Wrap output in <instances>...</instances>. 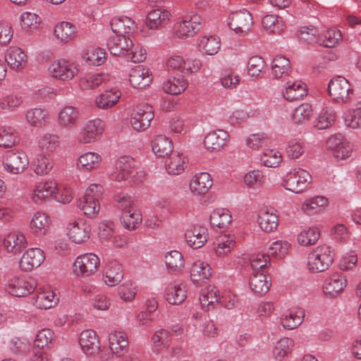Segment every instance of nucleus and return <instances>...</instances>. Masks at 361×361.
Returning <instances> with one entry per match:
<instances>
[{
    "label": "nucleus",
    "mask_w": 361,
    "mask_h": 361,
    "mask_svg": "<svg viewBox=\"0 0 361 361\" xmlns=\"http://www.w3.org/2000/svg\"><path fill=\"white\" fill-rule=\"evenodd\" d=\"M145 176L142 171H137L136 161L133 157L123 155L116 160L110 180L115 187L123 188L140 183L145 178Z\"/></svg>",
    "instance_id": "nucleus-1"
},
{
    "label": "nucleus",
    "mask_w": 361,
    "mask_h": 361,
    "mask_svg": "<svg viewBox=\"0 0 361 361\" xmlns=\"http://www.w3.org/2000/svg\"><path fill=\"white\" fill-rule=\"evenodd\" d=\"M80 69V65L75 61L66 58H58L49 63L47 73L53 80L68 82L78 75Z\"/></svg>",
    "instance_id": "nucleus-2"
},
{
    "label": "nucleus",
    "mask_w": 361,
    "mask_h": 361,
    "mask_svg": "<svg viewBox=\"0 0 361 361\" xmlns=\"http://www.w3.org/2000/svg\"><path fill=\"white\" fill-rule=\"evenodd\" d=\"M334 252L331 247L320 245L314 247L307 255V268L312 273H321L327 270L333 264Z\"/></svg>",
    "instance_id": "nucleus-3"
},
{
    "label": "nucleus",
    "mask_w": 361,
    "mask_h": 361,
    "mask_svg": "<svg viewBox=\"0 0 361 361\" xmlns=\"http://www.w3.org/2000/svg\"><path fill=\"white\" fill-rule=\"evenodd\" d=\"M105 126V122L99 118L87 121L76 133L75 142L78 145H90L97 142L102 137Z\"/></svg>",
    "instance_id": "nucleus-4"
},
{
    "label": "nucleus",
    "mask_w": 361,
    "mask_h": 361,
    "mask_svg": "<svg viewBox=\"0 0 361 361\" xmlns=\"http://www.w3.org/2000/svg\"><path fill=\"white\" fill-rule=\"evenodd\" d=\"M102 194L103 187L101 185L92 183L88 186L78 204L85 216L94 218L98 214L100 210L99 199Z\"/></svg>",
    "instance_id": "nucleus-5"
},
{
    "label": "nucleus",
    "mask_w": 361,
    "mask_h": 361,
    "mask_svg": "<svg viewBox=\"0 0 361 361\" xmlns=\"http://www.w3.org/2000/svg\"><path fill=\"white\" fill-rule=\"evenodd\" d=\"M312 182L310 173L300 167L292 169L282 179V185L287 190L300 193L306 190Z\"/></svg>",
    "instance_id": "nucleus-6"
},
{
    "label": "nucleus",
    "mask_w": 361,
    "mask_h": 361,
    "mask_svg": "<svg viewBox=\"0 0 361 361\" xmlns=\"http://www.w3.org/2000/svg\"><path fill=\"white\" fill-rule=\"evenodd\" d=\"M100 266L99 257L92 252L78 256L73 264V272L78 277L88 278L93 276Z\"/></svg>",
    "instance_id": "nucleus-7"
},
{
    "label": "nucleus",
    "mask_w": 361,
    "mask_h": 361,
    "mask_svg": "<svg viewBox=\"0 0 361 361\" xmlns=\"http://www.w3.org/2000/svg\"><path fill=\"white\" fill-rule=\"evenodd\" d=\"M201 24L202 17L197 13H191L173 25V35L179 39L192 37L200 29Z\"/></svg>",
    "instance_id": "nucleus-8"
},
{
    "label": "nucleus",
    "mask_w": 361,
    "mask_h": 361,
    "mask_svg": "<svg viewBox=\"0 0 361 361\" xmlns=\"http://www.w3.org/2000/svg\"><path fill=\"white\" fill-rule=\"evenodd\" d=\"M66 235L69 240L77 245L87 243L92 234V226L83 219H72L66 226Z\"/></svg>",
    "instance_id": "nucleus-9"
},
{
    "label": "nucleus",
    "mask_w": 361,
    "mask_h": 361,
    "mask_svg": "<svg viewBox=\"0 0 361 361\" xmlns=\"http://www.w3.org/2000/svg\"><path fill=\"white\" fill-rule=\"evenodd\" d=\"M29 163L27 154L22 149H12L6 152L2 159L4 170L14 175L23 173L27 169Z\"/></svg>",
    "instance_id": "nucleus-10"
},
{
    "label": "nucleus",
    "mask_w": 361,
    "mask_h": 361,
    "mask_svg": "<svg viewBox=\"0 0 361 361\" xmlns=\"http://www.w3.org/2000/svg\"><path fill=\"white\" fill-rule=\"evenodd\" d=\"M57 192L56 181L48 178L36 182L29 193V197L32 203L40 205L56 196Z\"/></svg>",
    "instance_id": "nucleus-11"
},
{
    "label": "nucleus",
    "mask_w": 361,
    "mask_h": 361,
    "mask_svg": "<svg viewBox=\"0 0 361 361\" xmlns=\"http://www.w3.org/2000/svg\"><path fill=\"white\" fill-rule=\"evenodd\" d=\"M328 92L334 102L346 104L350 100L351 96L353 94V89L346 78L338 75L329 81Z\"/></svg>",
    "instance_id": "nucleus-12"
},
{
    "label": "nucleus",
    "mask_w": 361,
    "mask_h": 361,
    "mask_svg": "<svg viewBox=\"0 0 361 361\" xmlns=\"http://www.w3.org/2000/svg\"><path fill=\"white\" fill-rule=\"evenodd\" d=\"M228 27L240 37L247 36L252 30L253 18L246 9L231 12L228 18Z\"/></svg>",
    "instance_id": "nucleus-13"
},
{
    "label": "nucleus",
    "mask_w": 361,
    "mask_h": 361,
    "mask_svg": "<svg viewBox=\"0 0 361 361\" xmlns=\"http://www.w3.org/2000/svg\"><path fill=\"white\" fill-rule=\"evenodd\" d=\"M154 109L147 104H140L136 106L131 111L130 123L132 128L136 132H143L150 126L154 118Z\"/></svg>",
    "instance_id": "nucleus-14"
},
{
    "label": "nucleus",
    "mask_w": 361,
    "mask_h": 361,
    "mask_svg": "<svg viewBox=\"0 0 361 361\" xmlns=\"http://www.w3.org/2000/svg\"><path fill=\"white\" fill-rule=\"evenodd\" d=\"M347 285L345 275L334 271L326 276L322 284V292L329 298H336L344 292Z\"/></svg>",
    "instance_id": "nucleus-15"
},
{
    "label": "nucleus",
    "mask_w": 361,
    "mask_h": 361,
    "mask_svg": "<svg viewBox=\"0 0 361 361\" xmlns=\"http://www.w3.org/2000/svg\"><path fill=\"white\" fill-rule=\"evenodd\" d=\"M37 287L34 279L24 276H14L5 285V290L15 297H25L32 293Z\"/></svg>",
    "instance_id": "nucleus-16"
},
{
    "label": "nucleus",
    "mask_w": 361,
    "mask_h": 361,
    "mask_svg": "<svg viewBox=\"0 0 361 361\" xmlns=\"http://www.w3.org/2000/svg\"><path fill=\"white\" fill-rule=\"evenodd\" d=\"M326 145L327 149L337 161L348 159L353 152L352 144L341 133L331 135Z\"/></svg>",
    "instance_id": "nucleus-17"
},
{
    "label": "nucleus",
    "mask_w": 361,
    "mask_h": 361,
    "mask_svg": "<svg viewBox=\"0 0 361 361\" xmlns=\"http://www.w3.org/2000/svg\"><path fill=\"white\" fill-rule=\"evenodd\" d=\"M121 97L122 91L118 87H106L95 96L93 103L99 110L110 111L118 104Z\"/></svg>",
    "instance_id": "nucleus-18"
},
{
    "label": "nucleus",
    "mask_w": 361,
    "mask_h": 361,
    "mask_svg": "<svg viewBox=\"0 0 361 361\" xmlns=\"http://www.w3.org/2000/svg\"><path fill=\"white\" fill-rule=\"evenodd\" d=\"M45 259L44 252L39 247L27 249L19 260V268L23 271H30L39 267Z\"/></svg>",
    "instance_id": "nucleus-19"
},
{
    "label": "nucleus",
    "mask_w": 361,
    "mask_h": 361,
    "mask_svg": "<svg viewBox=\"0 0 361 361\" xmlns=\"http://www.w3.org/2000/svg\"><path fill=\"white\" fill-rule=\"evenodd\" d=\"M185 238L189 247L200 248L209 239L208 230L205 226L199 224L190 225L185 231Z\"/></svg>",
    "instance_id": "nucleus-20"
},
{
    "label": "nucleus",
    "mask_w": 361,
    "mask_h": 361,
    "mask_svg": "<svg viewBox=\"0 0 361 361\" xmlns=\"http://www.w3.org/2000/svg\"><path fill=\"white\" fill-rule=\"evenodd\" d=\"M279 222V216L273 207L262 208L259 211L257 224L262 231L266 233L275 231Z\"/></svg>",
    "instance_id": "nucleus-21"
},
{
    "label": "nucleus",
    "mask_w": 361,
    "mask_h": 361,
    "mask_svg": "<svg viewBox=\"0 0 361 361\" xmlns=\"http://www.w3.org/2000/svg\"><path fill=\"white\" fill-rule=\"evenodd\" d=\"M102 160L99 153L87 151L78 157L75 166L79 171L90 173L98 170L102 166Z\"/></svg>",
    "instance_id": "nucleus-22"
},
{
    "label": "nucleus",
    "mask_w": 361,
    "mask_h": 361,
    "mask_svg": "<svg viewBox=\"0 0 361 361\" xmlns=\"http://www.w3.org/2000/svg\"><path fill=\"white\" fill-rule=\"evenodd\" d=\"M188 294L186 283L183 282H171L164 288V298L171 305H178L183 302Z\"/></svg>",
    "instance_id": "nucleus-23"
},
{
    "label": "nucleus",
    "mask_w": 361,
    "mask_h": 361,
    "mask_svg": "<svg viewBox=\"0 0 361 361\" xmlns=\"http://www.w3.org/2000/svg\"><path fill=\"white\" fill-rule=\"evenodd\" d=\"M59 298L56 290L51 288H39L33 297L34 305L40 310H49L59 303Z\"/></svg>",
    "instance_id": "nucleus-24"
},
{
    "label": "nucleus",
    "mask_w": 361,
    "mask_h": 361,
    "mask_svg": "<svg viewBox=\"0 0 361 361\" xmlns=\"http://www.w3.org/2000/svg\"><path fill=\"white\" fill-rule=\"evenodd\" d=\"M79 344L83 353L87 355H95L100 350L99 338L92 329H86L80 333Z\"/></svg>",
    "instance_id": "nucleus-25"
},
{
    "label": "nucleus",
    "mask_w": 361,
    "mask_h": 361,
    "mask_svg": "<svg viewBox=\"0 0 361 361\" xmlns=\"http://www.w3.org/2000/svg\"><path fill=\"white\" fill-rule=\"evenodd\" d=\"M80 113L78 109L72 105L62 106L56 116L58 125L64 129L75 127L79 121Z\"/></svg>",
    "instance_id": "nucleus-26"
},
{
    "label": "nucleus",
    "mask_w": 361,
    "mask_h": 361,
    "mask_svg": "<svg viewBox=\"0 0 361 361\" xmlns=\"http://www.w3.org/2000/svg\"><path fill=\"white\" fill-rule=\"evenodd\" d=\"M5 61L11 69L20 71L26 67L27 64V57L20 48L18 47H11L6 52Z\"/></svg>",
    "instance_id": "nucleus-27"
},
{
    "label": "nucleus",
    "mask_w": 361,
    "mask_h": 361,
    "mask_svg": "<svg viewBox=\"0 0 361 361\" xmlns=\"http://www.w3.org/2000/svg\"><path fill=\"white\" fill-rule=\"evenodd\" d=\"M152 80L149 69L143 66H137L132 68L129 73V82L133 88H145L149 85Z\"/></svg>",
    "instance_id": "nucleus-28"
},
{
    "label": "nucleus",
    "mask_w": 361,
    "mask_h": 361,
    "mask_svg": "<svg viewBox=\"0 0 361 361\" xmlns=\"http://www.w3.org/2000/svg\"><path fill=\"white\" fill-rule=\"evenodd\" d=\"M228 133L221 129L208 133L204 139V147L211 151H218L227 145L229 141Z\"/></svg>",
    "instance_id": "nucleus-29"
},
{
    "label": "nucleus",
    "mask_w": 361,
    "mask_h": 361,
    "mask_svg": "<svg viewBox=\"0 0 361 361\" xmlns=\"http://www.w3.org/2000/svg\"><path fill=\"white\" fill-rule=\"evenodd\" d=\"M123 279L122 265L116 261L109 262L103 270V281L109 287H114Z\"/></svg>",
    "instance_id": "nucleus-30"
},
{
    "label": "nucleus",
    "mask_w": 361,
    "mask_h": 361,
    "mask_svg": "<svg viewBox=\"0 0 361 361\" xmlns=\"http://www.w3.org/2000/svg\"><path fill=\"white\" fill-rule=\"evenodd\" d=\"M221 47L219 37L213 35H203L197 39V48L203 56L216 54Z\"/></svg>",
    "instance_id": "nucleus-31"
},
{
    "label": "nucleus",
    "mask_w": 361,
    "mask_h": 361,
    "mask_svg": "<svg viewBox=\"0 0 361 361\" xmlns=\"http://www.w3.org/2000/svg\"><path fill=\"white\" fill-rule=\"evenodd\" d=\"M213 185L212 176L207 172L195 174L190 182V190L194 195L206 194Z\"/></svg>",
    "instance_id": "nucleus-32"
},
{
    "label": "nucleus",
    "mask_w": 361,
    "mask_h": 361,
    "mask_svg": "<svg viewBox=\"0 0 361 361\" xmlns=\"http://www.w3.org/2000/svg\"><path fill=\"white\" fill-rule=\"evenodd\" d=\"M77 35V27L68 21L57 23L54 29V37L62 44H67L75 40Z\"/></svg>",
    "instance_id": "nucleus-33"
},
{
    "label": "nucleus",
    "mask_w": 361,
    "mask_h": 361,
    "mask_svg": "<svg viewBox=\"0 0 361 361\" xmlns=\"http://www.w3.org/2000/svg\"><path fill=\"white\" fill-rule=\"evenodd\" d=\"M4 245L8 252L16 255L27 247V240L23 232L15 231L6 235L4 240Z\"/></svg>",
    "instance_id": "nucleus-34"
},
{
    "label": "nucleus",
    "mask_w": 361,
    "mask_h": 361,
    "mask_svg": "<svg viewBox=\"0 0 361 361\" xmlns=\"http://www.w3.org/2000/svg\"><path fill=\"white\" fill-rule=\"evenodd\" d=\"M282 94L288 101L302 99L307 94V85L300 80H289L284 85Z\"/></svg>",
    "instance_id": "nucleus-35"
},
{
    "label": "nucleus",
    "mask_w": 361,
    "mask_h": 361,
    "mask_svg": "<svg viewBox=\"0 0 361 361\" xmlns=\"http://www.w3.org/2000/svg\"><path fill=\"white\" fill-rule=\"evenodd\" d=\"M111 28L115 35H126L137 30L136 23L128 16L114 17L110 22Z\"/></svg>",
    "instance_id": "nucleus-36"
},
{
    "label": "nucleus",
    "mask_w": 361,
    "mask_h": 361,
    "mask_svg": "<svg viewBox=\"0 0 361 361\" xmlns=\"http://www.w3.org/2000/svg\"><path fill=\"white\" fill-rule=\"evenodd\" d=\"M109 348L122 357L128 348L129 341L126 332L120 330H113L109 334Z\"/></svg>",
    "instance_id": "nucleus-37"
},
{
    "label": "nucleus",
    "mask_w": 361,
    "mask_h": 361,
    "mask_svg": "<svg viewBox=\"0 0 361 361\" xmlns=\"http://www.w3.org/2000/svg\"><path fill=\"white\" fill-rule=\"evenodd\" d=\"M132 40L125 35H114L107 41V46L112 55L126 57Z\"/></svg>",
    "instance_id": "nucleus-38"
},
{
    "label": "nucleus",
    "mask_w": 361,
    "mask_h": 361,
    "mask_svg": "<svg viewBox=\"0 0 361 361\" xmlns=\"http://www.w3.org/2000/svg\"><path fill=\"white\" fill-rule=\"evenodd\" d=\"M235 246V237L230 234H221L215 238L213 250L218 257L228 255Z\"/></svg>",
    "instance_id": "nucleus-39"
},
{
    "label": "nucleus",
    "mask_w": 361,
    "mask_h": 361,
    "mask_svg": "<svg viewBox=\"0 0 361 361\" xmlns=\"http://www.w3.org/2000/svg\"><path fill=\"white\" fill-rule=\"evenodd\" d=\"M305 312L302 308H295L286 311L281 317V324L288 330H293L304 322Z\"/></svg>",
    "instance_id": "nucleus-40"
},
{
    "label": "nucleus",
    "mask_w": 361,
    "mask_h": 361,
    "mask_svg": "<svg viewBox=\"0 0 361 361\" xmlns=\"http://www.w3.org/2000/svg\"><path fill=\"white\" fill-rule=\"evenodd\" d=\"M249 285L252 292L264 294L270 288L271 278L263 270L253 271L250 278Z\"/></svg>",
    "instance_id": "nucleus-41"
},
{
    "label": "nucleus",
    "mask_w": 361,
    "mask_h": 361,
    "mask_svg": "<svg viewBox=\"0 0 361 361\" xmlns=\"http://www.w3.org/2000/svg\"><path fill=\"white\" fill-rule=\"evenodd\" d=\"M28 125L34 128H42L47 125L50 119L49 111L44 108H32L25 114Z\"/></svg>",
    "instance_id": "nucleus-42"
},
{
    "label": "nucleus",
    "mask_w": 361,
    "mask_h": 361,
    "mask_svg": "<svg viewBox=\"0 0 361 361\" xmlns=\"http://www.w3.org/2000/svg\"><path fill=\"white\" fill-rule=\"evenodd\" d=\"M61 137L59 135L51 133H44L37 140V147L46 154H51L60 149Z\"/></svg>",
    "instance_id": "nucleus-43"
},
{
    "label": "nucleus",
    "mask_w": 361,
    "mask_h": 361,
    "mask_svg": "<svg viewBox=\"0 0 361 361\" xmlns=\"http://www.w3.org/2000/svg\"><path fill=\"white\" fill-rule=\"evenodd\" d=\"M199 300L204 310L207 311L214 310L219 304V290L215 286L209 285L202 290Z\"/></svg>",
    "instance_id": "nucleus-44"
},
{
    "label": "nucleus",
    "mask_w": 361,
    "mask_h": 361,
    "mask_svg": "<svg viewBox=\"0 0 361 361\" xmlns=\"http://www.w3.org/2000/svg\"><path fill=\"white\" fill-rule=\"evenodd\" d=\"M171 13L165 9H154L148 13L145 24L150 30H157L169 21Z\"/></svg>",
    "instance_id": "nucleus-45"
},
{
    "label": "nucleus",
    "mask_w": 361,
    "mask_h": 361,
    "mask_svg": "<svg viewBox=\"0 0 361 361\" xmlns=\"http://www.w3.org/2000/svg\"><path fill=\"white\" fill-rule=\"evenodd\" d=\"M210 266L202 260H197L192 264L190 270L191 281L195 285L208 280L211 276Z\"/></svg>",
    "instance_id": "nucleus-46"
},
{
    "label": "nucleus",
    "mask_w": 361,
    "mask_h": 361,
    "mask_svg": "<svg viewBox=\"0 0 361 361\" xmlns=\"http://www.w3.org/2000/svg\"><path fill=\"white\" fill-rule=\"evenodd\" d=\"M81 58L87 65L98 66L106 61V52L102 48L90 47L84 50Z\"/></svg>",
    "instance_id": "nucleus-47"
},
{
    "label": "nucleus",
    "mask_w": 361,
    "mask_h": 361,
    "mask_svg": "<svg viewBox=\"0 0 361 361\" xmlns=\"http://www.w3.org/2000/svg\"><path fill=\"white\" fill-rule=\"evenodd\" d=\"M51 224L49 214L43 212H35L30 221V228L33 232L39 235H46Z\"/></svg>",
    "instance_id": "nucleus-48"
},
{
    "label": "nucleus",
    "mask_w": 361,
    "mask_h": 361,
    "mask_svg": "<svg viewBox=\"0 0 361 361\" xmlns=\"http://www.w3.org/2000/svg\"><path fill=\"white\" fill-rule=\"evenodd\" d=\"M186 167V158L180 153L172 152L166 159L165 169L171 175H179Z\"/></svg>",
    "instance_id": "nucleus-49"
},
{
    "label": "nucleus",
    "mask_w": 361,
    "mask_h": 361,
    "mask_svg": "<svg viewBox=\"0 0 361 361\" xmlns=\"http://www.w3.org/2000/svg\"><path fill=\"white\" fill-rule=\"evenodd\" d=\"M188 82L183 75L171 77L163 82V91L169 94L178 95L183 93L188 87Z\"/></svg>",
    "instance_id": "nucleus-50"
},
{
    "label": "nucleus",
    "mask_w": 361,
    "mask_h": 361,
    "mask_svg": "<svg viewBox=\"0 0 361 361\" xmlns=\"http://www.w3.org/2000/svg\"><path fill=\"white\" fill-rule=\"evenodd\" d=\"M271 75L276 78H283L289 75L291 66L289 59L284 56H276L271 64Z\"/></svg>",
    "instance_id": "nucleus-51"
},
{
    "label": "nucleus",
    "mask_w": 361,
    "mask_h": 361,
    "mask_svg": "<svg viewBox=\"0 0 361 361\" xmlns=\"http://www.w3.org/2000/svg\"><path fill=\"white\" fill-rule=\"evenodd\" d=\"M32 169L37 176L47 175L53 169V162L50 155L46 153L39 154L32 160Z\"/></svg>",
    "instance_id": "nucleus-52"
},
{
    "label": "nucleus",
    "mask_w": 361,
    "mask_h": 361,
    "mask_svg": "<svg viewBox=\"0 0 361 361\" xmlns=\"http://www.w3.org/2000/svg\"><path fill=\"white\" fill-rule=\"evenodd\" d=\"M152 148L158 157L169 156L173 152V144L166 136L159 135L152 141Z\"/></svg>",
    "instance_id": "nucleus-53"
},
{
    "label": "nucleus",
    "mask_w": 361,
    "mask_h": 361,
    "mask_svg": "<svg viewBox=\"0 0 361 361\" xmlns=\"http://www.w3.org/2000/svg\"><path fill=\"white\" fill-rule=\"evenodd\" d=\"M329 204L328 199L324 196H314L306 200L300 207L302 212L311 215L320 212Z\"/></svg>",
    "instance_id": "nucleus-54"
},
{
    "label": "nucleus",
    "mask_w": 361,
    "mask_h": 361,
    "mask_svg": "<svg viewBox=\"0 0 361 361\" xmlns=\"http://www.w3.org/2000/svg\"><path fill=\"white\" fill-rule=\"evenodd\" d=\"M320 237V230L316 226L305 227L297 235V242L301 246L314 245Z\"/></svg>",
    "instance_id": "nucleus-55"
},
{
    "label": "nucleus",
    "mask_w": 361,
    "mask_h": 361,
    "mask_svg": "<svg viewBox=\"0 0 361 361\" xmlns=\"http://www.w3.org/2000/svg\"><path fill=\"white\" fill-rule=\"evenodd\" d=\"M209 221L212 227L224 228L231 223L232 216L226 209H216L211 214Z\"/></svg>",
    "instance_id": "nucleus-56"
},
{
    "label": "nucleus",
    "mask_w": 361,
    "mask_h": 361,
    "mask_svg": "<svg viewBox=\"0 0 361 361\" xmlns=\"http://www.w3.org/2000/svg\"><path fill=\"white\" fill-rule=\"evenodd\" d=\"M165 264L167 269L173 273H179L184 267V259L178 250H171L165 255Z\"/></svg>",
    "instance_id": "nucleus-57"
},
{
    "label": "nucleus",
    "mask_w": 361,
    "mask_h": 361,
    "mask_svg": "<svg viewBox=\"0 0 361 361\" xmlns=\"http://www.w3.org/2000/svg\"><path fill=\"white\" fill-rule=\"evenodd\" d=\"M266 176L259 169H253L247 172L243 176L244 185L250 189H257L265 182Z\"/></svg>",
    "instance_id": "nucleus-58"
},
{
    "label": "nucleus",
    "mask_w": 361,
    "mask_h": 361,
    "mask_svg": "<svg viewBox=\"0 0 361 361\" xmlns=\"http://www.w3.org/2000/svg\"><path fill=\"white\" fill-rule=\"evenodd\" d=\"M336 118V113L331 107H324L319 113L314 126L319 130L326 129L332 126Z\"/></svg>",
    "instance_id": "nucleus-59"
},
{
    "label": "nucleus",
    "mask_w": 361,
    "mask_h": 361,
    "mask_svg": "<svg viewBox=\"0 0 361 361\" xmlns=\"http://www.w3.org/2000/svg\"><path fill=\"white\" fill-rule=\"evenodd\" d=\"M142 214L140 211L130 209L121 213V221L125 228L129 231L136 229L142 223Z\"/></svg>",
    "instance_id": "nucleus-60"
},
{
    "label": "nucleus",
    "mask_w": 361,
    "mask_h": 361,
    "mask_svg": "<svg viewBox=\"0 0 361 361\" xmlns=\"http://www.w3.org/2000/svg\"><path fill=\"white\" fill-rule=\"evenodd\" d=\"M290 249V244L288 241L277 240L270 243L267 253L269 257L281 259L288 254Z\"/></svg>",
    "instance_id": "nucleus-61"
},
{
    "label": "nucleus",
    "mask_w": 361,
    "mask_h": 361,
    "mask_svg": "<svg viewBox=\"0 0 361 361\" xmlns=\"http://www.w3.org/2000/svg\"><path fill=\"white\" fill-rule=\"evenodd\" d=\"M262 25L264 30L269 33H279L285 28V23L278 16L266 15L262 18Z\"/></svg>",
    "instance_id": "nucleus-62"
},
{
    "label": "nucleus",
    "mask_w": 361,
    "mask_h": 361,
    "mask_svg": "<svg viewBox=\"0 0 361 361\" xmlns=\"http://www.w3.org/2000/svg\"><path fill=\"white\" fill-rule=\"evenodd\" d=\"M294 341L291 338L283 337L276 342L272 354L275 360H281L291 351Z\"/></svg>",
    "instance_id": "nucleus-63"
},
{
    "label": "nucleus",
    "mask_w": 361,
    "mask_h": 361,
    "mask_svg": "<svg viewBox=\"0 0 361 361\" xmlns=\"http://www.w3.org/2000/svg\"><path fill=\"white\" fill-rule=\"evenodd\" d=\"M261 164L269 168L277 167L282 161V156L276 149H265L260 155Z\"/></svg>",
    "instance_id": "nucleus-64"
}]
</instances>
